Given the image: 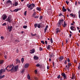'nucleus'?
<instances>
[{"mask_svg":"<svg viewBox=\"0 0 80 80\" xmlns=\"http://www.w3.org/2000/svg\"><path fill=\"white\" fill-rule=\"evenodd\" d=\"M27 6L28 8H30V10H32V9L33 8H34L35 7V4L33 3H32L31 4H28L27 5Z\"/></svg>","mask_w":80,"mask_h":80,"instance_id":"f257e3e1","label":"nucleus"},{"mask_svg":"<svg viewBox=\"0 0 80 80\" xmlns=\"http://www.w3.org/2000/svg\"><path fill=\"white\" fill-rule=\"evenodd\" d=\"M64 20L63 19H60L57 23V25L58 27H60L61 25L63 22Z\"/></svg>","mask_w":80,"mask_h":80,"instance_id":"f03ea898","label":"nucleus"},{"mask_svg":"<svg viewBox=\"0 0 80 80\" xmlns=\"http://www.w3.org/2000/svg\"><path fill=\"white\" fill-rule=\"evenodd\" d=\"M5 71H3L2 70L0 71V79H2V78H4V77H5V75L2 76V75L3 72H5Z\"/></svg>","mask_w":80,"mask_h":80,"instance_id":"7ed1b4c3","label":"nucleus"},{"mask_svg":"<svg viewBox=\"0 0 80 80\" xmlns=\"http://www.w3.org/2000/svg\"><path fill=\"white\" fill-rule=\"evenodd\" d=\"M36 15L37 13L34 12L32 14L33 17H34V18H38V16H36Z\"/></svg>","mask_w":80,"mask_h":80,"instance_id":"20e7f679","label":"nucleus"},{"mask_svg":"<svg viewBox=\"0 0 80 80\" xmlns=\"http://www.w3.org/2000/svg\"><path fill=\"white\" fill-rule=\"evenodd\" d=\"M6 21L8 22L9 23H10L12 21V19L10 17H8V18L6 19Z\"/></svg>","mask_w":80,"mask_h":80,"instance_id":"39448f33","label":"nucleus"},{"mask_svg":"<svg viewBox=\"0 0 80 80\" xmlns=\"http://www.w3.org/2000/svg\"><path fill=\"white\" fill-rule=\"evenodd\" d=\"M19 68V66L18 65H17L14 67V68L15 70H18V68Z\"/></svg>","mask_w":80,"mask_h":80,"instance_id":"423d86ee","label":"nucleus"},{"mask_svg":"<svg viewBox=\"0 0 80 80\" xmlns=\"http://www.w3.org/2000/svg\"><path fill=\"white\" fill-rule=\"evenodd\" d=\"M61 32V30H60V29H59L58 28H57L56 29V34H57L58 33V32Z\"/></svg>","mask_w":80,"mask_h":80,"instance_id":"0eeeda50","label":"nucleus"},{"mask_svg":"<svg viewBox=\"0 0 80 80\" xmlns=\"http://www.w3.org/2000/svg\"><path fill=\"white\" fill-rule=\"evenodd\" d=\"M10 70H13V68H14V65L13 64H11L9 66V68H12Z\"/></svg>","mask_w":80,"mask_h":80,"instance_id":"6e6552de","label":"nucleus"},{"mask_svg":"<svg viewBox=\"0 0 80 80\" xmlns=\"http://www.w3.org/2000/svg\"><path fill=\"white\" fill-rule=\"evenodd\" d=\"M2 18L3 20H5L7 18V16L5 15H3L2 17Z\"/></svg>","mask_w":80,"mask_h":80,"instance_id":"1a4fd4ad","label":"nucleus"},{"mask_svg":"<svg viewBox=\"0 0 80 80\" xmlns=\"http://www.w3.org/2000/svg\"><path fill=\"white\" fill-rule=\"evenodd\" d=\"M8 30L9 32H11L12 30V26H8Z\"/></svg>","mask_w":80,"mask_h":80,"instance_id":"9d476101","label":"nucleus"},{"mask_svg":"<svg viewBox=\"0 0 80 80\" xmlns=\"http://www.w3.org/2000/svg\"><path fill=\"white\" fill-rule=\"evenodd\" d=\"M33 58L34 60H38V59H39V57L35 55L34 56Z\"/></svg>","mask_w":80,"mask_h":80,"instance_id":"9b49d317","label":"nucleus"},{"mask_svg":"<svg viewBox=\"0 0 80 80\" xmlns=\"http://www.w3.org/2000/svg\"><path fill=\"white\" fill-rule=\"evenodd\" d=\"M16 64L17 63H20V61L18 59V58H17L16 60Z\"/></svg>","mask_w":80,"mask_h":80,"instance_id":"f8f14e48","label":"nucleus"},{"mask_svg":"<svg viewBox=\"0 0 80 80\" xmlns=\"http://www.w3.org/2000/svg\"><path fill=\"white\" fill-rule=\"evenodd\" d=\"M9 3H10V4L11 5H12V1L10 0H8L7 1L6 3L7 4H9Z\"/></svg>","mask_w":80,"mask_h":80,"instance_id":"ddd939ff","label":"nucleus"},{"mask_svg":"<svg viewBox=\"0 0 80 80\" xmlns=\"http://www.w3.org/2000/svg\"><path fill=\"white\" fill-rule=\"evenodd\" d=\"M62 11L63 12H66L67 9L65 8V6H63L62 8Z\"/></svg>","mask_w":80,"mask_h":80,"instance_id":"4468645a","label":"nucleus"},{"mask_svg":"<svg viewBox=\"0 0 80 80\" xmlns=\"http://www.w3.org/2000/svg\"><path fill=\"white\" fill-rule=\"evenodd\" d=\"M48 26L47 25L46 26V28L45 29H44V33H46V32H47V29H48Z\"/></svg>","mask_w":80,"mask_h":80,"instance_id":"2eb2a0df","label":"nucleus"},{"mask_svg":"<svg viewBox=\"0 0 80 80\" xmlns=\"http://www.w3.org/2000/svg\"><path fill=\"white\" fill-rule=\"evenodd\" d=\"M64 25L62 24V26L63 27H66L67 25V23H66L65 21L64 22Z\"/></svg>","mask_w":80,"mask_h":80,"instance_id":"dca6fc26","label":"nucleus"},{"mask_svg":"<svg viewBox=\"0 0 80 80\" xmlns=\"http://www.w3.org/2000/svg\"><path fill=\"white\" fill-rule=\"evenodd\" d=\"M61 75L63 77L64 79H65V78H66V75H65V73H62Z\"/></svg>","mask_w":80,"mask_h":80,"instance_id":"f3484780","label":"nucleus"},{"mask_svg":"<svg viewBox=\"0 0 80 80\" xmlns=\"http://www.w3.org/2000/svg\"><path fill=\"white\" fill-rule=\"evenodd\" d=\"M29 67V64L28 63H26L25 64L24 67L25 68H28Z\"/></svg>","mask_w":80,"mask_h":80,"instance_id":"a211bd4d","label":"nucleus"},{"mask_svg":"<svg viewBox=\"0 0 80 80\" xmlns=\"http://www.w3.org/2000/svg\"><path fill=\"white\" fill-rule=\"evenodd\" d=\"M7 72H11V73H14V72H17V70H8Z\"/></svg>","mask_w":80,"mask_h":80,"instance_id":"6ab92c4d","label":"nucleus"},{"mask_svg":"<svg viewBox=\"0 0 80 80\" xmlns=\"http://www.w3.org/2000/svg\"><path fill=\"white\" fill-rule=\"evenodd\" d=\"M63 58H63V57L62 56L59 58V60H63Z\"/></svg>","mask_w":80,"mask_h":80,"instance_id":"aec40b11","label":"nucleus"},{"mask_svg":"<svg viewBox=\"0 0 80 80\" xmlns=\"http://www.w3.org/2000/svg\"><path fill=\"white\" fill-rule=\"evenodd\" d=\"M18 1L16 2L14 4V5H15V6H17L18 5Z\"/></svg>","mask_w":80,"mask_h":80,"instance_id":"412c9836","label":"nucleus"},{"mask_svg":"<svg viewBox=\"0 0 80 80\" xmlns=\"http://www.w3.org/2000/svg\"><path fill=\"white\" fill-rule=\"evenodd\" d=\"M36 9H37L38 10H39V11H41L42 10L41 8L38 7L36 8Z\"/></svg>","mask_w":80,"mask_h":80,"instance_id":"4be33fe9","label":"nucleus"},{"mask_svg":"<svg viewBox=\"0 0 80 80\" xmlns=\"http://www.w3.org/2000/svg\"><path fill=\"white\" fill-rule=\"evenodd\" d=\"M53 57V53H51L50 56H49V57L50 58H52V57Z\"/></svg>","mask_w":80,"mask_h":80,"instance_id":"5701e85b","label":"nucleus"},{"mask_svg":"<svg viewBox=\"0 0 80 80\" xmlns=\"http://www.w3.org/2000/svg\"><path fill=\"white\" fill-rule=\"evenodd\" d=\"M51 47V46H50V45H48L47 47V49H48V50H49V49Z\"/></svg>","mask_w":80,"mask_h":80,"instance_id":"b1692460","label":"nucleus"},{"mask_svg":"<svg viewBox=\"0 0 80 80\" xmlns=\"http://www.w3.org/2000/svg\"><path fill=\"white\" fill-rule=\"evenodd\" d=\"M70 29L72 30V31H75V30H76V29H75V28L74 29L73 28H72V26H71L70 27Z\"/></svg>","mask_w":80,"mask_h":80,"instance_id":"393cba45","label":"nucleus"},{"mask_svg":"<svg viewBox=\"0 0 80 80\" xmlns=\"http://www.w3.org/2000/svg\"><path fill=\"white\" fill-rule=\"evenodd\" d=\"M27 78L29 80L30 79V75H29V74H28L27 75Z\"/></svg>","mask_w":80,"mask_h":80,"instance_id":"a878e982","label":"nucleus"},{"mask_svg":"<svg viewBox=\"0 0 80 80\" xmlns=\"http://www.w3.org/2000/svg\"><path fill=\"white\" fill-rule=\"evenodd\" d=\"M30 53H35V49H33L32 51V52H30Z\"/></svg>","mask_w":80,"mask_h":80,"instance_id":"bb28decb","label":"nucleus"},{"mask_svg":"<svg viewBox=\"0 0 80 80\" xmlns=\"http://www.w3.org/2000/svg\"><path fill=\"white\" fill-rule=\"evenodd\" d=\"M4 61L3 60H1L0 61V64H2L3 63V62Z\"/></svg>","mask_w":80,"mask_h":80,"instance_id":"cd10ccee","label":"nucleus"},{"mask_svg":"<svg viewBox=\"0 0 80 80\" xmlns=\"http://www.w3.org/2000/svg\"><path fill=\"white\" fill-rule=\"evenodd\" d=\"M68 67H71V66L72 65V64H71V63H70L68 62Z\"/></svg>","mask_w":80,"mask_h":80,"instance_id":"c85d7f7f","label":"nucleus"},{"mask_svg":"<svg viewBox=\"0 0 80 80\" xmlns=\"http://www.w3.org/2000/svg\"><path fill=\"white\" fill-rule=\"evenodd\" d=\"M18 9H15L13 10V12H18Z\"/></svg>","mask_w":80,"mask_h":80,"instance_id":"c756f323","label":"nucleus"},{"mask_svg":"<svg viewBox=\"0 0 80 80\" xmlns=\"http://www.w3.org/2000/svg\"><path fill=\"white\" fill-rule=\"evenodd\" d=\"M34 78L35 80H38V78L36 77H34Z\"/></svg>","mask_w":80,"mask_h":80,"instance_id":"7c9ffc66","label":"nucleus"},{"mask_svg":"<svg viewBox=\"0 0 80 80\" xmlns=\"http://www.w3.org/2000/svg\"><path fill=\"white\" fill-rule=\"evenodd\" d=\"M38 27L39 28H40V24H38Z\"/></svg>","mask_w":80,"mask_h":80,"instance_id":"2f4dec72","label":"nucleus"},{"mask_svg":"<svg viewBox=\"0 0 80 80\" xmlns=\"http://www.w3.org/2000/svg\"><path fill=\"white\" fill-rule=\"evenodd\" d=\"M38 25V24H37V23L35 24H34V27H35V28H37Z\"/></svg>","mask_w":80,"mask_h":80,"instance_id":"473e14b6","label":"nucleus"},{"mask_svg":"<svg viewBox=\"0 0 80 80\" xmlns=\"http://www.w3.org/2000/svg\"><path fill=\"white\" fill-rule=\"evenodd\" d=\"M42 43L43 45L45 44V42L43 41H41V42Z\"/></svg>","mask_w":80,"mask_h":80,"instance_id":"72a5a7b5","label":"nucleus"},{"mask_svg":"<svg viewBox=\"0 0 80 80\" xmlns=\"http://www.w3.org/2000/svg\"><path fill=\"white\" fill-rule=\"evenodd\" d=\"M21 62H22V63L24 62V58H22L21 59Z\"/></svg>","mask_w":80,"mask_h":80,"instance_id":"f704fd0d","label":"nucleus"},{"mask_svg":"<svg viewBox=\"0 0 80 80\" xmlns=\"http://www.w3.org/2000/svg\"><path fill=\"white\" fill-rule=\"evenodd\" d=\"M23 28H27V26L25 25L23 26Z\"/></svg>","mask_w":80,"mask_h":80,"instance_id":"c9c22d12","label":"nucleus"},{"mask_svg":"<svg viewBox=\"0 0 80 80\" xmlns=\"http://www.w3.org/2000/svg\"><path fill=\"white\" fill-rule=\"evenodd\" d=\"M40 65L39 64H37L36 65V66L37 67H40Z\"/></svg>","mask_w":80,"mask_h":80,"instance_id":"e433bc0d","label":"nucleus"},{"mask_svg":"<svg viewBox=\"0 0 80 80\" xmlns=\"http://www.w3.org/2000/svg\"><path fill=\"white\" fill-rule=\"evenodd\" d=\"M39 50L40 51H42V50H43V48H42V47L39 48Z\"/></svg>","mask_w":80,"mask_h":80,"instance_id":"4c0bfd02","label":"nucleus"},{"mask_svg":"<svg viewBox=\"0 0 80 80\" xmlns=\"http://www.w3.org/2000/svg\"><path fill=\"white\" fill-rule=\"evenodd\" d=\"M51 42V43H53V40H52V38L50 39Z\"/></svg>","mask_w":80,"mask_h":80,"instance_id":"58836bf2","label":"nucleus"},{"mask_svg":"<svg viewBox=\"0 0 80 80\" xmlns=\"http://www.w3.org/2000/svg\"><path fill=\"white\" fill-rule=\"evenodd\" d=\"M2 26H6V25H7V24L6 23H4L2 24Z\"/></svg>","mask_w":80,"mask_h":80,"instance_id":"ea45409f","label":"nucleus"},{"mask_svg":"<svg viewBox=\"0 0 80 80\" xmlns=\"http://www.w3.org/2000/svg\"><path fill=\"white\" fill-rule=\"evenodd\" d=\"M58 78V79H59V78H60V75H58L57 77Z\"/></svg>","mask_w":80,"mask_h":80,"instance_id":"a19ab883","label":"nucleus"},{"mask_svg":"<svg viewBox=\"0 0 80 80\" xmlns=\"http://www.w3.org/2000/svg\"><path fill=\"white\" fill-rule=\"evenodd\" d=\"M15 41L16 42H20V41L18 40L17 39L15 40Z\"/></svg>","mask_w":80,"mask_h":80,"instance_id":"79ce46f5","label":"nucleus"},{"mask_svg":"<svg viewBox=\"0 0 80 80\" xmlns=\"http://www.w3.org/2000/svg\"><path fill=\"white\" fill-rule=\"evenodd\" d=\"M24 15L25 16H26V15H27V11L25 12Z\"/></svg>","mask_w":80,"mask_h":80,"instance_id":"37998d69","label":"nucleus"},{"mask_svg":"<svg viewBox=\"0 0 80 80\" xmlns=\"http://www.w3.org/2000/svg\"><path fill=\"white\" fill-rule=\"evenodd\" d=\"M31 35H32V36H36V35H37V34H32Z\"/></svg>","mask_w":80,"mask_h":80,"instance_id":"c03bdc74","label":"nucleus"},{"mask_svg":"<svg viewBox=\"0 0 80 80\" xmlns=\"http://www.w3.org/2000/svg\"><path fill=\"white\" fill-rule=\"evenodd\" d=\"M34 72H35V74H37V70H35V71H34Z\"/></svg>","mask_w":80,"mask_h":80,"instance_id":"a18cd8bd","label":"nucleus"},{"mask_svg":"<svg viewBox=\"0 0 80 80\" xmlns=\"http://www.w3.org/2000/svg\"><path fill=\"white\" fill-rule=\"evenodd\" d=\"M68 62L69 63V62H70V59L69 58H68Z\"/></svg>","mask_w":80,"mask_h":80,"instance_id":"49530a36","label":"nucleus"},{"mask_svg":"<svg viewBox=\"0 0 80 80\" xmlns=\"http://www.w3.org/2000/svg\"><path fill=\"white\" fill-rule=\"evenodd\" d=\"M67 61L65 60L64 62V64L66 65L67 64Z\"/></svg>","mask_w":80,"mask_h":80,"instance_id":"de8ad7c7","label":"nucleus"},{"mask_svg":"<svg viewBox=\"0 0 80 80\" xmlns=\"http://www.w3.org/2000/svg\"><path fill=\"white\" fill-rule=\"evenodd\" d=\"M42 18H43V16H40V17L39 19H40V20H41V19H42Z\"/></svg>","mask_w":80,"mask_h":80,"instance_id":"09e8293b","label":"nucleus"},{"mask_svg":"<svg viewBox=\"0 0 80 80\" xmlns=\"http://www.w3.org/2000/svg\"><path fill=\"white\" fill-rule=\"evenodd\" d=\"M66 3H67V4H68V3H69V2L67 1H66Z\"/></svg>","mask_w":80,"mask_h":80,"instance_id":"8fccbe9b","label":"nucleus"},{"mask_svg":"<svg viewBox=\"0 0 80 80\" xmlns=\"http://www.w3.org/2000/svg\"><path fill=\"white\" fill-rule=\"evenodd\" d=\"M67 68V70H70V67L69 66Z\"/></svg>","mask_w":80,"mask_h":80,"instance_id":"3c124183","label":"nucleus"},{"mask_svg":"<svg viewBox=\"0 0 80 80\" xmlns=\"http://www.w3.org/2000/svg\"><path fill=\"white\" fill-rule=\"evenodd\" d=\"M2 40H3V39H4V38L2 36H1V37Z\"/></svg>","mask_w":80,"mask_h":80,"instance_id":"603ef678","label":"nucleus"},{"mask_svg":"<svg viewBox=\"0 0 80 80\" xmlns=\"http://www.w3.org/2000/svg\"><path fill=\"white\" fill-rule=\"evenodd\" d=\"M70 15L72 17H73V14L72 13H71L70 14Z\"/></svg>","mask_w":80,"mask_h":80,"instance_id":"864d4df0","label":"nucleus"},{"mask_svg":"<svg viewBox=\"0 0 80 80\" xmlns=\"http://www.w3.org/2000/svg\"><path fill=\"white\" fill-rule=\"evenodd\" d=\"M52 65H53V67H54V65H55V64H54V62H52Z\"/></svg>","mask_w":80,"mask_h":80,"instance_id":"5fc2aeb1","label":"nucleus"},{"mask_svg":"<svg viewBox=\"0 0 80 80\" xmlns=\"http://www.w3.org/2000/svg\"><path fill=\"white\" fill-rule=\"evenodd\" d=\"M21 73H23L24 72V70L22 71H21Z\"/></svg>","mask_w":80,"mask_h":80,"instance_id":"6e6d98bb","label":"nucleus"},{"mask_svg":"<svg viewBox=\"0 0 80 80\" xmlns=\"http://www.w3.org/2000/svg\"><path fill=\"white\" fill-rule=\"evenodd\" d=\"M45 43L47 45V41H45Z\"/></svg>","mask_w":80,"mask_h":80,"instance_id":"4d7b16f0","label":"nucleus"},{"mask_svg":"<svg viewBox=\"0 0 80 80\" xmlns=\"http://www.w3.org/2000/svg\"><path fill=\"white\" fill-rule=\"evenodd\" d=\"M47 68L48 70V69H49V66H48H48H47Z\"/></svg>","mask_w":80,"mask_h":80,"instance_id":"13d9d810","label":"nucleus"},{"mask_svg":"<svg viewBox=\"0 0 80 80\" xmlns=\"http://www.w3.org/2000/svg\"><path fill=\"white\" fill-rule=\"evenodd\" d=\"M72 77L73 78H75V75H72Z\"/></svg>","mask_w":80,"mask_h":80,"instance_id":"bf43d9fd","label":"nucleus"},{"mask_svg":"<svg viewBox=\"0 0 80 80\" xmlns=\"http://www.w3.org/2000/svg\"><path fill=\"white\" fill-rule=\"evenodd\" d=\"M60 80H64V79H63V78H60Z\"/></svg>","mask_w":80,"mask_h":80,"instance_id":"052dcab7","label":"nucleus"},{"mask_svg":"<svg viewBox=\"0 0 80 80\" xmlns=\"http://www.w3.org/2000/svg\"><path fill=\"white\" fill-rule=\"evenodd\" d=\"M78 70H80V66H79L78 67Z\"/></svg>","mask_w":80,"mask_h":80,"instance_id":"680f3d73","label":"nucleus"},{"mask_svg":"<svg viewBox=\"0 0 80 80\" xmlns=\"http://www.w3.org/2000/svg\"><path fill=\"white\" fill-rule=\"evenodd\" d=\"M68 12H71V11H70V9H69V8L68 9Z\"/></svg>","mask_w":80,"mask_h":80,"instance_id":"e2e57ef3","label":"nucleus"},{"mask_svg":"<svg viewBox=\"0 0 80 80\" xmlns=\"http://www.w3.org/2000/svg\"><path fill=\"white\" fill-rule=\"evenodd\" d=\"M16 52H17V53H18V49H17Z\"/></svg>","mask_w":80,"mask_h":80,"instance_id":"0e129e2a","label":"nucleus"},{"mask_svg":"<svg viewBox=\"0 0 80 80\" xmlns=\"http://www.w3.org/2000/svg\"><path fill=\"white\" fill-rule=\"evenodd\" d=\"M62 14L61 13L59 15V16H62Z\"/></svg>","mask_w":80,"mask_h":80,"instance_id":"69168bd1","label":"nucleus"},{"mask_svg":"<svg viewBox=\"0 0 80 80\" xmlns=\"http://www.w3.org/2000/svg\"><path fill=\"white\" fill-rule=\"evenodd\" d=\"M4 58L6 59L7 58V57L6 56H5Z\"/></svg>","mask_w":80,"mask_h":80,"instance_id":"338daca9","label":"nucleus"},{"mask_svg":"<svg viewBox=\"0 0 80 80\" xmlns=\"http://www.w3.org/2000/svg\"><path fill=\"white\" fill-rule=\"evenodd\" d=\"M77 29L78 30H79L80 29V28H78V27H77Z\"/></svg>","mask_w":80,"mask_h":80,"instance_id":"774afa93","label":"nucleus"}]
</instances>
